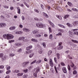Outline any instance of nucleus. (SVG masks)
<instances>
[{"mask_svg":"<svg viewBox=\"0 0 78 78\" xmlns=\"http://www.w3.org/2000/svg\"><path fill=\"white\" fill-rule=\"evenodd\" d=\"M3 37L5 39H11L14 38V36L11 34H5L3 35Z\"/></svg>","mask_w":78,"mask_h":78,"instance_id":"1","label":"nucleus"},{"mask_svg":"<svg viewBox=\"0 0 78 78\" xmlns=\"http://www.w3.org/2000/svg\"><path fill=\"white\" fill-rule=\"evenodd\" d=\"M36 26L38 27V28H43L45 27V25L44 24L40 23H37L36 24Z\"/></svg>","mask_w":78,"mask_h":78,"instance_id":"2","label":"nucleus"},{"mask_svg":"<svg viewBox=\"0 0 78 78\" xmlns=\"http://www.w3.org/2000/svg\"><path fill=\"white\" fill-rule=\"evenodd\" d=\"M25 39V37H20L18 38L19 41H23L24 42H28V40L27 39Z\"/></svg>","mask_w":78,"mask_h":78,"instance_id":"3","label":"nucleus"},{"mask_svg":"<svg viewBox=\"0 0 78 78\" xmlns=\"http://www.w3.org/2000/svg\"><path fill=\"white\" fill-rule=\"evenodd\" d=\"M5 23H0V28H3V27H5L6 26Z\"/></svg>","mask_w":78,"mask_h":78,"instance_id":"4","label":"nucleus"},{"mask_svg":"<svg viewBox=\"0 0 78 78\" xmlns=\"http://www.w3.org/2000/svg\"><path fill=\"white\" fill-rule=\"evenodd\" d=\"M23 30L24 31H25V32H30V29L27 28H23Z\"/></svg>","mask_w":78,"mask_h":78,"instance_id":"5","label":"nucleus"},{"mask_svg":"<svg viewBox=\"0 0 78 78\" xmlns=\"http://www.w3.org/2000/svg\"><path fill=\"white\" fill-rule=\"evenodd\" d=\"M33 48V46L32 45H30L28 46L26 48V50H30V49H31Z\"/></svg>","mask_w":78,"mask_h":78,"instance_id":"6","label":"nucleus"},{"mask_svg":"<svg viewBox=\"0 0 78 78\" xmlns=\"http://www.w3.org/2000/svg\"><path fill=\"white\" fill-rule=\"evenodd\" d=\"M50 64L51 67H53V61H52V59L51 58L49 60Z\"/></svg>","mask_w":78,"mask_h":78,"instance_id":"7","label":"nucleus"},{"mask_svg":"<svg viewBox=\"0 0 78 78\" xmlns=\"http://www.w3.org/2000/svg\"><path fill=\"white\" fill-rule=\"evenodd\" d=\"M58 27H61V28H63L64 29H65V28H66V27L62 24H58Z\"/></svg>","mask_w":78,"mask_h":78,"instance_id":"8","label":"nucleus"},{"mask_svg":"<svg viewBox=\"0 0 78 78\" xmlns=\"http://www.w3.org/2000/svg\"><path fill=\"white\" fill-rule=\"evenodd\" d=\"M62 70L65 73H67V69H66V67H63L62 68Z\"/></svg>","mask_w":78,"mask_h":78,"instance_id":"9","label":"nucleus"},{"mask_svg":"<svg viewBox=\"0 0 78 78\" xmlns=\"http://www.w3.org/2000/svg\"><path fill=\"white\" fill-rule=\"evenodd\" d=\"M32 33L33 34H39V32L36 30H34L32 31Z\"/></svg>","mask_w":78,"mask_h":78,"instance_id":"10","label":"nucleus"},{"mask_svg":"<svg viewBox=\"0 0 78 78\" xmlns=\"http://www.w3.org/2000/svg\"><path fill=\"white\" fill-rule=\"evenodd\" d=\"M15 34H23V32L22 31H17L15 32Z\"/></svg>","mask_w":78,"mask_h":78,"instance_id":"11","label":"nucleus"},{"mask_svg":"<svg viewBox=\"0 0 78 78\" xmlns=\"http://www.w3.org/2000/svg\"><path fill=\"white\" fill-rule=\"evenodd\" d=\"M31 53H32V51L31 50H28L26 51V55H29V54Z\"/></svg>","mask_w":78,"mask_h":78,"instance_id":"12","label":"nucleus"},{"mask_svg":"<svg viewBox=\"0 0 78 78\" xmlns=\"http://www.w3.org/2000/svg\"><path fill=\"white\" fill-rule=\"evenodd\" d=\"M71 46L73 47V49H74V50H76V49H75L77 47L76 44H71Z\"/></svg>","mask_w":78,"mask_h":78,"instance_id":"13","label":"nucleus"},{"mask_svg":"<svg viewBox=\"0 0 78 78\" xmlns=\"http://www.w3.org/2000/svg\"><path fill=\"white\" fill-rule=\"evenodd\" d=\"M31 41L34 42H38V40L34 38H32L31 39Z\"/></svg>","mask_w":78,"mask_h":78,"instance_id":"14","label":"nucleus"},{"mask_svg":"<svg viewBox=\"0 0 78 78\" xmlns=\"http://www.w3.org/2000/svg\"><path fill=\"white\" fill-rule=\"evenodd\" d=\"M73 24L74 26H76L78 24V21H74L73 23Z\"/></svg>","mask_w":78,"mask_h":78,"instance_id":"15","label":"nucleus"},{"mask_svg":"<svg viewBox=\"0 0 78 78\" xmlns=\"http://www.w3.org/2000/svg\"><path fill=\"white\" fill-rule=\"evenodd\" d=\"M16 29V27L14 26L11 27L9 28V29L10 30H13Z\"/></svg>","mask_w":78,"mask_h":78,"instance_id":"16","label":"nucleus"},{"mask_svg":"<svg viewBox=\"0 0 78 78\" xmlns=\"http://www.w3.org/2000/svg\"><path fill=\"white\" fill-rule=\"evenodd\" d=\"M68 34L70 37H72V32L70 31H69L68 32Z\"/></svg>","mask_w":78,"mask_h":78,"instance_id":"17","label":"nucleus"},{"mask_svg":"<svg viewBox=\"0 0 78 78\" xmlns=\"http://www.w3.org/2000/svg\"><path fill=\"white\" fill-rule=\"evenodd\" d=\"M43 16H45V17H46V18H48V17H49L48 16V15L47 14H46L44 12H43Z\"/></svg>","mask_w":78,"mask_h":78,"instance_id":"18","label":"nucleus"},{"mask_svg":"<svg viewBox=\"0 0 78 78\" xmlns=\"http://www.w3.org/2000/svg\"><path fill=\"white\" fill-rule=\"evenodd\" d=\"M42 36L40 34H37L35 35V37H41Z\"/></svg>","mask_w":78,"mask_h":78,"instance_id":"19","label":"nucleus"},{"mask_svg":"<svg viewBox=\"0 0 78 78\" xmlns=\"http://www.w3.org/2000/svg\"><path fill=\"white\" fill-rule=\"evenodd\" d=\"M39 66H38L36 68V73H37V72H39Z\"/></svg>","mask_w":78,"mask_h":78,"instance_id":"20","label":"nucleus"},{"mask_svg":"<svg viewBox=\"0 0 78 78\" xmlns=\"http://www.w3.org/2000/svg\"><path fill=\"white\" fill-rule=\"evenodd\" d=\"M49 22L51 26H52V27H53V28L55 27V25H54V24H53L52 23H51V21H49Z\"/></svg>","mask_w":78,"mask_h":78,"instance_id":"21","label":"nucleus"},{"mask_svg":"<svg viewBox=\"0 0 78 78\" xmlns=\"http://www.w3.org/2000/svg\"><path fill=\"white\" fill-rule=\"evenodd\" d=\"M34 53H33L30 54L29 55V58H33V56H34Z\"/></svg>","mask_w":78,"mask_h":78,"instance_id":"22","label":"nucleus"},{"mask_svg":"<svg viewBox=\"0 0 78 78\" xmlns=\"http://www.w3.org/2000/svg\"><path fill=\"white\" fill-rule=\"evenodd\" d=\"M52 53V51L51 50L49 51L48 53V56H50Z\"/></svg>","mask_w":78,"mask_h":78,"instance_id":"23","label":"nucleus"},{"mask_svg":"<svg viewBox=\"0 0 78 78\" xmlns=\"http://www.w3.org/2000/svg\"><path fill=\"white\" fill-rule=\"evenodd\" d=\"M56 16L57 17V18L59 19H60V20H62V17H61V16L59 15H56Z\"/></svg>","mask_w":78,"mask_h":78,"instance_id":"24","label":"nucleus"},{"mask_svg":"<svg viewBox=\"0 0 78 78\" xmlns=\"http://www.w3.org/2000/svg\"><path fill=\"white\" fill-rule=\"evenodd\" d=\"M42 62V60H39L36 62V64H40Z\"/></svg>","mask_w":78,"mask_h":78,"instance_id":"25","label":"nucleus"},{"mask_svg":"<svg viewBox=\"0 0 78 78\" xmlns=\"http://www.w3.org/2000/svg\"><path fill=\"white\" fill-rule=\"evenodd\" d=\"M69 15H66L64 16V19H67V18H69Z\"/></svg>","mask_w":78,"mask_h":78,"instance_id":"26","label":"nucleus"},{"mask_svg":"<svg viewBox=\"0 0 78 78\" xmlns=\"http://www.w3.org/2000/svg\"><path fill=\"white\" fill-rule=\"evenodd\" d=\"M23 73H19L17 74V75L19 76H22V75H23Z\"/></svg>","mask_w":78,"mask_h":78,"instance_id":"27","label":"nucleus"},{"mask_svg":"<svg viewBox=\"0 0 78 78\" xmlns=\"http://www.w3.org/2000/svg\"><path fill=\"white\" fill-rule=\"evenodd\" d=\"M58 31H59V32H61V33H63V32H64V30L61 29H58Z\"/></svg>","mask_w":78,"mask_h":78,"instance_id":"28","label":"nucleus"},{"mask_svg":"<svg viewBox=\"0 0 78 78\" xmlns=\"http://www.w3.org/2000/svg\"><path fill=\"white\" fill-rule=\"evenodd\" d=\"M71 10L73 11H76V12H77L78 9L76 8H73L71 9Z\"/></svg>","mask_w":78,"mask_h":78,"instance_id":"29","label":"nucleus"},{"mask_svg":"<svg viewBox=\"0 0 78 78\" xmlns=\"http://www.w3.org/2000/svg\"><path fill=\"white\" fill-rule=\"evenodd\" d=\"M26 64L25 62H23L22 63V66H23V67L25 68L26 67Z\"/></svg>","mask_w":78,"mask_h":78,"instance_id":"30","label":"nucleus"},{"mask_svg":"<svg viewBox=\"0 0 78 78\" xmlns=\"http://www.w3.org/2000/svg\"><path fill=\"white\" fill-rule=\"evenodd\" d=\"M73 75H76V74H77V71L76 70H74L73 71Z\"/></svg>","mask_w":78,"mask_h":78,"instance_id":"31","label":"nucleus"},{"mask_svg":"<svg viewBox=\"0 0 78 78\" xmlns=\"http://www.w3.org/2000/svg\"><path fill=\"white\" fill-rule=\"evenodd\" d=\"M56 56L57 57L58 59H59L60 58V54L58 53L56 54Z\"/></svg>","mask_w":78,"mask_h":78,"instance_id":"32","label":"nucleus"},{"mask_svg":"<svg viewBox=\"0 0 78 78\" xmlns=\"http://www.w3.org/2000/svg\"><path fill=\"white\" fill-rule=\"evenodd\" d=\"M16 46H19V45H22V44L19 43H16L15 44Z\"/></svg>","mask_w":78,"mask_h":78,"instance_id":"33","label":"nucleus"},{"mask_svg":"<svg viewBox=\"0 0 78 78\" xmlns=\"http://www.w3.org/2000/svg\"><path fill=\"white\" fill-rule=\"evenodd\" d=\"M14 73H19L20 72V71L17 70H15L14 71H13Z\"/></svg>","mask_w":78,"mask_h":78,"instance_id":"34","label":"nucleus"},{"mask_svg":"<svg viewBox=\"0 0 78 78\" xmlns=\"http://www.w3.org/2000/svg\"><path fill=\"white\" fill-rule=\"evenodd\" d=\"M68 4L70 6H73V4L70 2H68Z\"/></svg>","mask_w":78,"mask_h":78,"instance_id":"35","label":"nucleus"},{"mask_svg":"<svg viewBox=\"0 0 78 78\" xmlns=\"http://www.w3.org/2000/svg\"><path fill=\"white\" fill-rule=\"evenodd\" d=\"M71 41L72 42H74V43H76L77 44L78 43V41L76 40H72Z\"/></svg>","mask_w":78,"mask_h":78,"instance_id":"36","label":"nucleus"},{"mask_svg":"<svg viewBox=\"0 0 78 78\" xmlns=\"http://www.w3.org/2000/svg\"><path fill=\"white\" fill-rule=\"evenodd\" d=\"M37 61L36 60H34L33 62H32L30 63V65H32V64H34Z\"/></svg>","mask_w":78,"mask_h":78,"instance_id":"37","label":"nucleus"},{"mask_svg":"<svg viewBox=\"0 0 78 78\" xmlns=\"http://www.w3.org/2000/svg\"><path fill=\"white\" fill-rule=\"evenodd\" d=\"M63 48V47H62V46H61L58 48V50H61V49H62Z\"/></svg>","mask_w":78,"mask_h":78,"instance_id":"38","label":"nucleus"},{"mask_svg":"<svg viewBox=\"0 0 78 78\" xmlns=\"http://www.w3.org/2000/svg\"><path fill=\"white\" fill-rule=\"evenodd\" d=\"M15 41V40H10L9 41V43H12V42H14Z\"/></svg>","mask_w":78,"mask_h":78,"instance_id":"39","label":"nucleus"},{"mask_svg":"<svg viewBox=\"0 0 78 78\" xmlns=\"http://www.w3.org/2000/svg\"><path fill=\"white\" fill-rule=\"evenodd\" d=\"M53 37V35L52 34H50L49 35V38L50 39H51Z\"/></svg>","mask_w":78,"mask_h":78,"instance_id":"40","label":"nucleus"},{"mask_svg":"<svg viewBox=\"0 0 78 78\" xmlns=\"http://www.w3.org/2000/svg\"><path fill=\"white\" fill-rule=\"evenodd\" d=\"M78 29H72L71 30L72 31H78Z\"/></svg>","mask_w":78,"mask_h":78,"instance_id":"41","label":"nucleus"},{"mask_svg":"<svg viewBox=\"0 0 78 78\" xmlns=\"http://www.w3.org/2000/svg\"><path fill=\"white\" fill-rule=\"evenodd\" d=\"M71 67H73L74 66H75V65L73 63L71 62V65H70Z\"/></svg>","mask_w":78,"mask_h":78,"instance_id":"42","label":"nucleus"},{"mask_svg":"<svg viewBox=\"0 0 78 78\" xmlns=\"http://www.w3.org/2000/svg\"><path fill=\"white\" fill-rule=\"evenodd\" d=\"M10 69H11V67L10 66H8L6 68V70H10Z\"/></svg>","mask_w":78,"mask_h":78,"instance_id":"43","label":"nucleus"},{"mask_svg":"<svg viewBox=\"0 0 78 78\" xmlns=\"http://www.w3.org/2000/svg\"><path fill=\"white\" fill-rule=\"evenodd\" d=\"M67 26L69 27H72V25H71L70 23H67Z\"/></svg>","mask_w":78,"mask_h":78,"instance_id":"44","label":"nucleus"},{"mask_svg":"<svg viewBox=\"0 0 78 78\" xmlns=\"http://www.w3.org/2000/svg\"><path fill=\"white\" fill-rule=\"evenodd\" d=\"M42 52H43V51H42V50L41 49L39 51V53L40 54H42Z\"/></svg>","mask_w":78,"mask_h":78,"instance_id":"45","label":"nucleus"},{"mask_svg":"<svg viewBox=\"0 0 78 78\" xmlns=\"http://www.w3.org/2000/svg\"><path fill=\"white\" fill-rule=\"evenodd\" d=\"M22 52V49L20 48L19 49H18L17 51V52H18V53H20Z\"/></svg>","mask_w":78,"mask_h":78,"instance_id":"46","label":"nucleus"},{"mask_svg":"<svg viewBox=\"0 0 78 78\" xmlns=\"http://www.w3.org/2000/svg\"><path fill=\"white\" fill-rule=\"evenodd\" d=\"M34 11L35 12H37V13H39V10L37 9H34Z\"/></svg>","mask_w":78,"mask_h":78,"instance_id":"47","label":"nucleus"},{"mask_svg":"<svg viewBox=\"0 0 78 78\" xmlns=\"http://www.w3.org/2000/svg\"><path fill=\"white\" fill-rule=\"evenodd\" d=\"M9 56H15V54H9Z\"/></svg>","mask_w":78,"mask_h":78,"instance_id":"48","label":"nucleus"},{"mask_svg":"<svg viewBox=\"0 0 78 78\" xmlns=\"http://www.w3.org/2000/svg\"><path fill=\"white\" fill-rule=\"evenodd\" d=\"M11 73V71L10 70H9L8 71H7L6 72V74H9V73Z\"/></svg>","mask_w":78,"mask_h":78,"instance_id":"49","label":"nucleus"},{"mask_svg":"<svg viewBox=\"0 0 78 78\" xmlns=\"http://www.w3.org/2000/svg\"><path fill=\"white\" fill-rule=\"evenodd\" d=\"M61 64L62 66H65V64H64V62H61Z\"/></svg>","mask_w":78,"mask_h":78,"instance_id":"50","label":"nucleus"},{"mask_svg":"<svg viewBox=\"0 0 78 78\" xmlns=\"http://www.w3.org/2000/svg\"><path fill=\"white\" fill-rule=\"evenodd\" d=\"M33 67V66L31 65L29 67L28 69L29 70H31V69Z\"/></svg>","mask_w":78,"mask_h":78,"instance_id":"51","label":"nucleus"},{"mask_svg":"<svg viewBox=\"0 0 78 78\" xmlns=\"http://www.w3.org/2000/svg\"><path fill=\"white\" fill-rule=\"evenodd\" d=\"M49 33H51V32H52V30H51V27L49 28Z\"/></svg>","mask_w":78,"mask_h":78,"instance_id":"52","label":"nucleus"},{"mask_svg":"<svg viewBox=\"0 0 78 78\" xmlns=\"http://www.w3.org/2000/svg\"><path fill=\"white\" fill-rule=\"evenodd\" d=\"M21 18L23 20H25V17L24 16H21Z\"/></svg>","mask_w":78,"mask_h":78,"instance_id":"53","label":"nucleus"},{"mask_svg":"<svg viewBox=\"0 0 78 78\" xmlns=\"http://www.w3.org/2000/svg\"><path fill=\"white\" fill-rule=\"evenodd\" d=\"M54 60L55 61V62L56 63H57V59L56 58V57H55L54 58Z\"/></svg>","mask_w":78,"mask_h":78,"instance_id":"54","label":"nucleus"},{"mask_svg":"<svg viewBox=\"0 0 78 78\" xmlns=\"http://www.w3.org/2000/svg\"><path fill=\"white\" fill-rule=\"evenodd\" d=\"M43 45L44 48H45V47H46V44H45V43H43Z\"/></svg>","mask_w":78,"mask_h":78,"instance_id":"55","label":"nucleus"},{"mask_svg":"<svg viewBox=\"0 0 78 78\" xmlns=\"http://www.w3.org/2000/svg\"><path fill=\"white\" fill-rule=\"evenodd\" d=\"M28 76V75H24L23 76V78H27Z\"/></svg>","mask_w":78,"mask_h":78,"instance_id":"56","label":"nucleus"},{"mask_svg":"<svg viewBox=\"0 0 78 78\" xmlns=\"http://www.w3.org/2000/svg\"><path fill=\"white\" fill-rule=\"evenodd\" d=\"M58 9H59V10H60V11H62L63 10L62 9L61 7H58Z\"/></svg>","mask_w":78,"mask_h":78,"instance_id":"57","label":"nucleus"},{"mask_svg":"<svg viewBox=\"0 0 78 78\" xmlns=\"http://www.w3.org/2000/svg\"><path fill=\"white\" fill-rule=\"evenodd\" d=\"M2 61H5L6 59V57L5 56H4L3 57H2Z\"/></svg>","mask_w":78,"mask_h":78,"instance_id":"58","label":"nucleus"},{"mask_svg":"<svg viewBox=\"0 0 78 78\" xmlns=\"http://www.w3.org/2000/svg\"><path fill=\"white\" fill-rule=\"evenodd\" d=\"M19 27L20 28H23V25L22 24H20L19 25Z\"/></svg>","mask_w":78,"mask_h":78,"instance_id":"59","label":"nucleus"},{"mask_svg":"<svg viewBox=\"0 0 78 78\" xmlns=\"http://www.w3.org/2000/svg\"><path fill=\"white\" fill-rule=\"evenodd\" d=\"M3 56V54L2 53L0 54V58H2Z\"/></svg>","mask_w":78,"mask_h":78,"instance_id":"60","label":"nucleus"},{"mask_svg":"<svg viewBox=\"0 0 78 78\" xmlns=\"http://www.w3.org/2000/svg\"><path fill=\"white\" fill-rule=\"evenodd\" d=\"M68 68L69 70H70V66L69 65H68Z\"/></svg>","mask_w":78,"mask_h":78,"instance_id":"61","label":"nucleus"},{"mask_svg":"<svg viewBox=\"0 0 78 78\" xmlns=\"http://www.w3.org/2000/svg\"><path fill=\"white\" fill-rule=\"evenodd\" d=\"M4 7L5 8H7V9H8V8H9V7H8V6L7 5H5L4 6Z\"/></svg>","mask_w":78,"mask_h":78,"instance_id":"62","label":"nucleus"},{"mask_svg":"<svg viewBox=\"0 0 78 78\" xmlns=\"http://www.w3.org/2000/svg\"><path fill=\"white\" fill-rule=\"evenodd\" d=\"M10 9L11 10H13L14 9V7L12 6H11L10 7Z\"/></svg>","mask_w":78,"mask_h":78,"instance_id":"63","label":"nucleus"},{"mask_svg":"<svg viewBox=\"0 0 78 78\" xmlns=\"http://www.w3.org/2000/svg\"><path fill=\"white\" fill-rule=\"evenodd\" d=\"M4 68V66H0V69H2Z\"/></svg>","mask_w":78,"mask_h":78,"instance_id":"64","label":"nucleus"}]
</instances>
